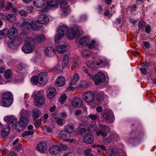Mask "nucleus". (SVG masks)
<instances>
[{"label":"nucleus","instance_id":"obj_1","mask_svg":"<svg viewBox=\"0 0 156 156\" xmlns=\"http://www.w3.org/2000/svg\"><path fill=\"white\" fill-rule=\"evenodd\" d=\"M58 33H61L63 35H66L69 39L72 40L74 38L76 34L72 28L68 29L65 25H63L60 27L58 30Z\"/></svg>","mask_w":156,"mask_h":156},{"label":"nucleus","instance_id":"obj_2","mask_svg":"<svg viewBox=\"0 0 156 156\" xmlns=\"http://www.w3.org/2000/svg\"><path fill=\"white\" fill-rule=\"evenodd\" d=\"M108 63V62L105 58L100 59L98 62L90 61L88 62L87 65L88 66L93 70H95L98 68L99 66L102 65L101 66H107Z\"/></svg>","mask_w":156,"mask_h":156},{"label":"nucleus","instance_id":"obj_3","mask_svg":"<svg viewBox=\"0 0 156 156\" xmlns=\"http://www.w3.org/2000/svg\"><path fill=\"white\" fill-rule=\"evenodd\" d=\"M88 75L91 78L96 85H99L105 80V75L101 72L97 73L94 76H92L90 74H88Z\"/></svg>","mask_w":156,"mask_h":156},{"label":"nucleus","instance_id":"obj_4","mask_svg":"<svg viewBox=\"0 0 156 156\" xmlns=\"http://www.w3.org/2000/svg\"><path fill=\"white\" fill-rule=\"evenodd\" d=\"M100 129L97 131L96 135L97 136H101L102 137H106L109 131L108 127L106 125L100 124H99Z\"/></svg>","mask_w":156,"mask_h":156},{"label":"nucleus","instance_id":"obj_5","mask_svg":"<svg viewBox=\"0 0 156 156\" xmlns=\"http://www.w3.org/2000/svg\"><path fill=\"white\" fill-rule=\"evenodd\" d=\"M39 91L36 92L34 95V105L35 106L38 107L43 105L45 102V100L44 97L42 95H38Z\"/></svg>","mask_w":156,"mask_h":156},{"label":"nucleus","instance_id":"obj_6","mask_svg":"<svg viewBox=\"0 0 156 156\" xmlns=\"http://www.w3.org/2000/svg\"><path fill=\"white\" fill-rule=\"evenodd\" d=\"M82 98L83 100L86 103H90L94 101L95 96L93 92L88 91L83 94Z\"/></svg>","mask_w":156,"mask_h":156},{"label":"nucleus","instance_id":"obj_7","mask_svg":"<svg viewBox=\"0 0 156 156\" xmlns=\"http://www.w3.org/2000/svg\"><path fill=\"white\" fill-rule=\"evenodd\" d=\"M102 115L103 118L107 122L112 123L114 121V116L111 110L108 111L106 112L103 113Z\"/></svg>","mask_w":156,"mask_h":156},{"label":"nucleus","instance_id":"obj_8","mask_svg":"<svg viewBox=\"0 0 156 156\" xmlns=\"http://www.w3.org/2000/svg\"><path fill=\"white\" fill-rule=\"evenodd\" d=\"M35 46L30 41L26 42L24 45L22 47V50L25 53H31L34 50Z\"/></svg>","mask_w":156,"mask_h":156},{"label":"nucleus","instance_id":"obj_9","mask_svg":"<svg viewBox=\"0 0 156 156\" xmlns=\"http://www.w3.org/2000/svg\"><path fill=\"white\" fill-rule=\"evenodd\" d=\"M47 73L43 72L40 73L38 75L37 77L39 81V83L43 85L46 83L48 80L47 77Z\"/></svg>","mask_w":156,"mask_h":156},{"label":"nucleus","instance_id":"obj_10","mask_svg":"<svg viewBox=\"0 0 156 156\" xmlns=\"http://www.w3.org/2000/svg\"><path fill=\"white\" fill-rule=\"evenodd\" d=\"M7 29L6 30V35L10 39H11L15 37L18 34V31L14 27H12L9 30L8 28H5Z\"/></svg>","mask_w":156,"mask_h":156},{"label":"nucleus","instance_id":"obj_11","mask_svg":"<svg viewBox=\"0 0 156 156\" xmlns=\"http://www.w3.org/2000/svg\"><path fill=\"white\" fill-rule=\"evenodd\" d=\"M82 100L79 98H74L72 100V105L75 108H79L82 105Z\"/></svg>","mask_w":156,"mask_h":156},{"label":"nucleus","instance_id":"obj_12","mask_svg":"<svg viewBox=\"0 0 156 156\" xmlns=\"http://www.w3.org/2000/svg\"><path fill=\"white\" fill-rule=\"evenodd\" d=\"M18 124V121L16 118L12 116L11 119L8 122V126L10 128H12L17 129L16 128Z\"/></svg>","mask_w":156,"mask_h":156},{"label":"nucleus","instance_id":"obj_13","mask_svg":"<svg viewBox=\"0 0 156 156\" xmlns=\"http://www.w3.org/2000/svg\"><path fill=\"white\" fill-rule=\"evenodd\" d=\"M37 20L38 23L41 24H47L49 21L48 17L44 15H39Z\"/></svg>","mask_w":156,"mask_h":156},{"label":"nucleus","instance_id":"obj_14","mask_svg":"<svg viewBox=\"0 0 156 156\" xmlns=\"http://www.w3.org/2000/svg\"><path fill=\"white\" fill-rule=\"evenodd\" d=\"M94 140V136L91 134H87L85 135L83 139V141L87 144H91Z\"/></svg>","mask_w":156,"mask_h":156},{"label":"nucleus","instance_id":"obj_15","mask_svg":"<svg viewBox=\"0 0 156 156\" xmlns=\"http://www.w3.org/2000/svg\"><path fill=\"white\" fill-rule=\"evenodd\" d=\"M37 149L40 152L43 153L46 151L47 148L46 143L44 142H41L38 144L37 146Z\"/></svg>","mask_w":156,"mask_h":156},{"label":"nucleus","instance_id":"obj_16","mask_svg":"<svg viewBox=\"0 0 156 156\" xmlns=\"http://www.w3.org/2000/svg\"><path fill=\"white\" fill-rule=\"evenodd\" d=\"M46 2V0H34V5L37 8H42L44 7Z\"/></svg>","mask_w":156,"mask_h":156},{"label":"nucleus","instance_id":"obj_17","mask_svg":"<svg viewBox=\"0 0 156 156\" xmlns=\"http://www.w3.org/2000/svg\"><path fill=\"white\" fill-rule=\"evenodd\" d=\"M59 135L61 138L64 141H68L71 137V134L64 130L60 132Z\"/></svg>","mask_w":156,"mask_h":156},{"label":"nucleus","instance_id":"obj_18","mask_svg":"<svg viewBox=\"0 0 156 156\" xmlns=\"http://www.w3.org/2000/svg\"><path fill=\"white\" fill-rule=\"evenodd\" d=\"M56 92V90L55 88L50 87L47 90V96L48 98L51 99L55 96Z\"/></svg>","mask_w":156,"mask_h":156},{"label":"nucleus","instance_id":"obj_19","mask_svg":"<svg viewBox=\"0 0 156 156\" xmlns=\"http://www.w3.org/2000/svg\"><path fill=\"white\" fill-rule=\"evenodd\" d=\"M65 83V80L62 76H58L56 80L55 84V85L58 87L63 86Z\"/></svg>","mask_w":156,"mask_h":156},{"label":"nucleus","instance_id":"obj_20","mask_svg":"<svg viewBox=\"0 0 156 156\" xmlns=\"http://www.w3.org/2000/svg\"><path fill=\"white\" fill-rule=\"evenodd\" d=\"M28 118L23 116H21L19 121L20 126L22 127H25L28 123Z\"/></svg>","mask_w":156,"mask_h":156},{"label":"nucleus","instance_id":"obj_21","mask_svg":"<svg viewBox=\"0 0 156 156\" xmlns=\"http://www.w3.org/2000/svg\"><path fill=\"white\" fill-rule=\"evenodd\" d=\"M49 151L51 154L55 155L59 153L60 151V147L59 146L55 145L50 147Z\"/></svg>","mask_w":156,"mask_h":156},{"label":"nucleus","instance_id":"obj_22","mask_svg":"<svg viewBox=\"0 0 156 156\" xmlns=\"http://www.w3.org/2000/svg\"><path fill=\"white\" fill-rule=\"evenodd\" d=\"M45 54L49 57H51L54 55L55 54L54 48L51 47H48L45 50Z\"/></svg>","mask_w":156,"mask_h":156},{"label":"nucleus","instance_id":"obj_23","mask_svg":"<svg viewBox=\"0 0 156 156\" xmlns=\"http://www.w3.org/2000/svg\"><path fill=\"white\" fill-rule=\"evenodd\" d=\"M13 100L2 98L1 105L4 107H8L10 106L13 102Z\"/></svg>","mask_w":156,"mask_h":156},{"label":"nucleus","instance_id":"obj_24","mask_svg":"<svg viewBox=\"0 0 156 156\" xmlns=\"http://www.w3.org/2000/svg\"><path fill=\"white\" fill-rule=\"evenodd\" d=\"M60 7L62 12V16H66L70 13V10L67 5Z\"/></svg>","mask_w":156,"mask_h":156},{"label":"nucleus","instance_id":"obj_25","mask_svg":"<svg viewBox=\"0 0 156 156\" xmlns=\"http://www.w3.org/2000/svg\"><path fill=\"white\" fill-rule=\"evenodd\" d=\"M90 40L88 37H83L81 38L79 41V44L80 45H85L89 44Z\"/></svg>","mask_w":156,"mask_h":156},{"label":"nucleus","instance_id":"obj_26","mask_svg":"<svg viewBox=\"0 0 156 156\" xmlns=\"http://www.w3.org/2000/svg\"><path fill=\"white\" fill-rule=\"evenodd\" d=\"M33 119L36 120L38 119L41 115L40 111L37 108H35L32 111Z\"/></svg>","mask_w":156,"mask_h":156},{"label":"nucleus","instance_id":"obj_27","mask_svg":"<svg viewBox=\"0 0 156 156\" xmlns=\"http://www.w3.org/2000/svg\"><path fill=\"white\" fill-rule=\"evenodd\" d=\"M37 20L32 21L31 22V28L34 31H37L39 30L40 28V26L38 25Z\"/></svg>","mask_w":156,"mask_h":156},{"label":"nucleus","instance_id":"obj_28","mask_svg":"<svg viewBox=\"0 0 156 156\" xmlns=\"http://www.w3.org/2000/svg\"><path fill=\"white\" fill-rule=\"evenodd\" d=\"M56 49L59 53L62 54L66 51V47L63 45H59L57 46Z\"/></svg>","mask_w":156,"mask_h":156},{"label":"nucleus","instance_id":"obj_29","mask_svg":"<svg viewBox=\"0 0 156 156\" xmlns=\"http://www.w3.org/2000/svg\"><path fill=\"white\" fill-rule=\"evenodd\" d=\"M2 98L13 100V96L12 93L10 92H5L2 94Z\"/></svg>","mask_w":156,"mask_h":156},{"label":"nucleus","instance_id":"obj_30","mask_svg":"<svg viewBox=\"0 0 156 156\" xmlns=\"http://www.w3.org/2000/svg\"><path fill=\"white\" fill-rule=\"evenodd\" d=\"M2 128V129L1 131L2 136L3 137H5L8 136L9 133L10 128L8 126L6 128Z\"/></svg>","mask_w":156,"mask_h":156},{"label":"nucleus","instance_id":"obj_31","mask_svg":"<svg viewBox=\"0 0 156 156\" xmlns=\"http://www.w3.org/2000/svg\"><path fill=\"white\" fill-rule=\"evenodd\" d=\"M79 79V77L78 74L76 73L73 75V79L71 80L70 84L71 85H74L76 84L77 81Z\"/></svg>","mask_w":156,"mask_h":156},{"label":"nucleus","instance_id":"obj_32","mask_svg":"<svg viewBox=\"0 0 156 156\" xmlns=\"http://www.w3.org/2000/svg\"><path fill=\"white\" fill-rule=\"evenodd\" d=\"M74 129V126L68 125L65 127L64 130L71 134L73 132Z\"/></svg>","mask_w":156,"mask_h":156},{"label":"nucleus","instance_id":"obj_33","mask_svg":"<svg viewBox=\"0 0 156 156\" xmlns=\"http://www.w3.org/2000/svg\"><path fill=\"white\" fill-rule=\"evenodd\" d=\"M58 4L57 0H48L47 2V5L51 7L56 6Z\"/></svg>","mask_w":156,"mask_h":156},{"label":"nucleus","instance_id":"obj_34","mask_svg":"<svg viewBox=\"0 0 156 156\" xmlns=\"http://www.w3.org/2000/svg\"><path fill=\"white\" fill-rule=\"evenodd\" d=\"M7 20L10 22H13L16 20V16L12 14H10L6 16Z\"/></svg>","mask_w":156,"mask_h":156},{"label":"nucleus","instance_id":"obj_35","mask_svg":"<svg viewBox=\"0 0 156 156\" xmlns=\"http://www.w3.org/2000/svg\"><path fill=\"white\" fill-rule=\"evenodd\" d=\"M69 61L68 56L66 55L64 57L63 62L62 63V65L63 68H65L68 65Z\"/></svg>","mask_w":156,"mask_h":156},{"label":"nucleus","instance_id":"obj_36","mask_svg":"<svg viewBox=\"0 0 156 156\" xmlns=\"http://www.w3.org/2000/svg\"><path fill=\"white\" fill-rule=\"evenodd\" d=\"M45 39V37L43 34H41L37 36L36 38V41L38 43L41 42Z\"/></svg>","mask_w":156,"mask_h":156},{"label":"nucleus","instance_id":"obj_37","mask_svg":"<svg viewBox=\"0 0 156 156\" xmlns=\"http://www.w3.org/2000/svg\"><path fill=\"white\" fill-rule=\"evenodd\" d=\"M31 22L30 23L28 22H24L21 25V27L28 30L30 27H31Z\"/></svg>","mask_w":156,"mask_h":156},{"label":"nucleus","instance_id":"obj_38","mask_svg":"<svg viewBox=\"0 0 156 156\" xmlns=\"http://www.w3.org/2000/svg\"><path fill=\"white\" fill-rule=\"evenodd\" d=\"M31 83L32 84L36 85L38 83H39L38 79L37 76H33L31 78Z\"/></svg>","mask_w":156,"mask_h":156},{"label":"nucleus","instance_id":"obj_39","mask_svg":"<svg viewBox=\"0 0 156 156\" xmlns=\"http://www.w3.org/2000/svg\"><path fill=\"white\" fill-rule=\"evenodd\" d=\"M26 66V65L22 63H20L17 65L16 67V69L17 71L22 70L23 69L25 68Z\"/></svg>","mask_w":156,"mask_h":156},{"label":"nucleus","instance_id":"obj_40","mask_svg":"<svg viewBox=\"0 0 156 156\" xmlns=\"http://www.w3.org/2000/svg\"><path fill=\"white\" fill-rule=\"evenodd\" d=\"M113 136L110 135L108 138H105L103 140L104 143L108 144H110L112 141L113 140Z\"/></svg>","mask_w":156,"mask_h":156},{"label":"nucleus","instance_id":"obj_41","mask_svg":"<svg viewBox=\"0 0 156 156\" xmlns=\"http://www.w3.org/2000/svg\"><path fill=\"white\" fill-rule=\"evenodd\" d=\"M146 25V23L144 21L140 20L138 22V27L139 29H143L144 30V28Z\"/></svg>","mask_w":156,"mask_h":156},{"label":"nucleus","instance_id":"obj_42","mask_svg":"<svg viewBox=\"0 0 156 156\" xmlns=\"http://www.w3.org/2000/svg\"><path fill=\"white\" fill-rule=\"evenodd\" d=\"M89 121H88L87 119H83L81 121V122H80V126H87L89 124Z\"/></svg>","mask_w":156,"mask_h":156},{"label":"nucleus","instance_id":"obj_43","mask_svg":"<svg viewBox=\"0 0 156 156\" xmlns=\"http://www.w3.org/2000/svg\"><path fill=\"white\" fill-rule=\"evenodd\" d=\"M55 120L58 125H63L64 123V120L60 118L55 117Z\"/></svg>","mask_w":156,"mask_h":156},{"label":"nucleus","instance_id":"obj_44","mask_svg":"<svg viewBox=\"0 0 156 156\" xmlns=\"http://www.w3.org/2000/svg\"><path fill=\"white\" fill-rule=\"evenodd\" d=\"M34 132L33 130H29L28 131H25L22 133V136L24 137L26 136H29L32 135Z\"/></svg>","mask_w":156,"mask_h":156},{"label":"nucleus","instance_id":"obj_45","mask_svg":"<svg viewBox=\"0 0 156 156\" xmlns=\"http://www.w3.org/2000/svg\"><path fill=\"white\" fill-rule=\"evenodd\" d=\"M83 57L84 58L89 57L90 56V51L87 50H85L81 52Z\"/></svg>","mask_w":156,"mask_h":156},{"label":"nucleus","instance_id":"obj_46","mask_svg":"<svg viewBox=\"0 0 156 156\" xmlns=\"http://www.w3.org/2000/svg\"><path fill=\"white\" fill-rule=\"evenodd\" d=\"M73 66L76 68H78L79 66V63L78 61L76 58H73L72 60Z\"/></svg>","mask_w":156,"mask_h":156},{"label":"nucleus","instance_id":"obj_47","mask_svg":"<svg viewBox=\"0 0 156 156\" xmlns=\"http://www.w3.org/2000/svg\"><path fill=\"white\" fill-rule=\"evenodd\" d=\"M20 114L21 116H28L29 114V112L24 109H22L20 111Z\"/></svg>","mask_w":156,"mask_h":156},{"label":"nucleus","instance_id":"obj_48","mask_svg":"<svg viewBox=\"0 0 156 156\" xmlns=\"http://www.w3.org/2000/svg\"><path fill=\"white\" fill-rule=\"evenodd\" d=\"M4 76L6 78H10L12 76V71L8 69L4 73Z\"/></svg>","mask_w":156,"mask_h":156},{"label":"nucleus","instance_id":"obj_49","mask_svg":"<svg viewBox=\"0 0 156 156\" xmlns=\"http://www.w3.org/2000/svg\"><path fill=\"white\" fill-rule=\"evenodd\" d=\"M7 30L5 28L2 31L0 30V38H2L6 36Z\"/></svg>","mask_w":156,"mask_h":156},{"label":"nucleus","instance_id":"obj_50","mask_svg":"<svg viewBox=\"0 0 156 156\" xmlns=\"http://www.w3.org/2000/svg\"><path fill=\"white\" fill-rule=\"evenodd\" d=\"M64 36V35H63L61 33H59L58 34H56L55 37V42H58Z\"/></svg>","mask_w":156,"mask_h":156},{"label":"nucleus","instance_id":"obj_51","mask_svg":"<svg viewBox=\"0 0 156 156\" xmlns=\"http://www.w3.org/2000/svg\"><path fill=\"white\" fill-rule=\"evenodd\" d=\"M91 150L90 149H87L85 150L84 151V154L85 156H94V154L90 153Z\"/></svg>","mask_w":156,"mask_h":156},{"label":"nucleus","instance_id":"obj_52","mask_svg":"<svg viewBox=\"0 0 156 156\" xmlns=\"http://www.w3.org/2000/svg\"><path fill=\"white\" fill-rule=\"evenodd\" d=\"M58 3L60 5V6H64L67 5V0H58Z\"/></svg>","mask_w":156,"mask_h":156},{"label":"nucleus","instance_id":"obj_53","mask_svg":"<svg viewBox=\"0 0 156 156\" xmlns=\"http://www.w3.org/2000/svg\"><path fill=\"white\" fill-rule=\"evenodd\" d=\"M66 98V95L65 94H63L61 96L60 98L58 99V101L62 104H63Z\"/></svg>","mask_w":156,"mask_h":156},{"label":"nucleus","instance_id":"obj_54","mask_svg":"<svg viewBox=\"0 0 156 156\" xmlns=\"http://www.w3.org/2000/svg\"><path fill=\"white\" fill-rule=\"evenodd\" d=\"M95 41L92 40L90 44H88L87 45L88 48H93L95 47Z\"/></svg>","mask_w":156,"mask_h":156},{"label":"nucleus","instance_id":"obj_55","mask_svg":"<svg viewBox=\"0 0 156 156\" xmlns=\"http://www.w3.org/2000/svg\"><path fill=\"white\" fill-rule=\"evenodd\" d=\"M59 147H60V151H66L68 148V147L66 145L62 144H60Z\"/></svg>","mask_w":156,"mask_h":156},{"label":"nucleus","instance_id":"obj_56","mask_svg":"<svg viewBox=\"0 0 156 156\" xmlns=\"http://www.w3.org/2000/svg\"><path fill=\"white\" fill-rule=\"evenodd\" d=\"M19 14L21 16H27L28 13L27 12L23 10H22L19 12Z\"/></svg>","mask_w":156,"mask_h":156},{"label":"nucleus","instance_id":"obj_57","mask_svg":"<svg viewBox=\"0 0 156 156\" xmlns=\"http://www.w3.org/2000/svg\"><path fill=\"white\" fill-rule=\"evenodd\" d=\"M98 117H99L98 115L94 114L90 115L88 116V118H90L92 120H95Z\"/></svg>","mask_w":156,"mask_h":156},{"label":"nucleus","instance_id":"obj_58","mask_svg":"<svg viewBox=\"0 0 156 156\" xmlns=\"http://www.w3.org/2000/svg\"><path fill=\"white\" fill-rule=\"evenodd\" d=\"M151 28L149 24L146 25L145 26V30L147 34H149L151 31Z\"/></svg>","mask_w":156,"mask_h":156},{"label":"nucleus","instance_id":"obj_59","mask_svg":"<svg viewBox=\"0 0 156 156\" xmlns=\"http://www.w3.org/2000/svg\"><path fill=\"white\" fill-rule=\"evenodd\" d=\"M111 136H113V140H118L119 139V137L118 135L117 134H114L111 135Z\"/></svg>","mask_w":156,"mask_h":156},{"label":"nucleus","instance_id":"obj_60","mask_svg":"<svg viewBox=\"0 0 156 156\" xmlns=\"http://www.w3.org/2000/svg\"><path fill=\"white\" fill-rule=\"evenodd\" d=\"M80 21L85 20L87 19V16L85 14L82 15L80 16Z\"/></svg>","mask_w":156,"mask_h":156},{"label":"nucleus","instance_id":"obj_61","mask_svg":"<svg viewBox=\"0 0 156 156\" xmlns=\"http://www.w3.org/2000/svg\"><path fill=\"white\" fill-rule=\"evenodd\" d=\"M41 124V121H39L38 122H35L34 123V124L35 127L37 128H38L40 127Z\"/></svg>","mask_w":156,"mask_h":156},{"label":"nucleus","instance_id":"obj_62","mask_svg":"<svg viewBox=\"0 0 156 156\" xmlns=\"http://www.w3.org/2000/svg\"><path fill=\"white\" fill-rule=\"evenodd\" d=\"M27 11L29 13H31L33 11V8L32 6H30L29 7H27Z\"/></svg>","mask_w":156,"mask_h":156},{"label":"nucleus","instance_id":"obj_63","mask_svg":"<svg viewBox=\"0 0 156 156\" xmlns=\"http://www.w3.org/2000/svg\"><path fill=\"white\" fill-rule=\"evenodd\" d=\"M81 114L82 112L80 110L76 111L74 113L75 115L77 117L79 115H81Z\"/></svg>","mask_w":156,"mask_h":156},{"label":"nucleus","instance_id":"obj_64","mask_svg":"<svg viewBox=\"0 0 156 156\" xmlns=\"http://www.w3.org/2000/svg\"><path fill=\"white\" fill-rule=\"evenodd\" d=\"M109 156H119V154L117 152L112 151Z\"/></svg>","mask_w":156,"mask_h":156}]
</instances>
